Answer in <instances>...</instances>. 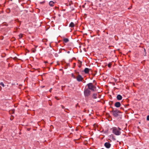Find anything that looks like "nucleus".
<instances>
[{
	"label": "nucleus",
	"instance_id": "obj_1",
	"mask_svg": "<svg viewBox=\"0 0 149 149\" xmlns=\"http://www.w3.org/2000/svg\"><path fill=\"white\" fill-rule=\"evenodd\" d=\"M113 129V133L116 135H119L121 134V132L120 131L121 130V129L120 128L113 127L112 128Z\"/></svg>",
	"mask_w": 149,
	"mask_h": 149
},
{
	"label": "nucleus",
	"instance_id": "obj_2",
	"mask_svg": "<svg viewBox=\"0 0 149 149\" xmlns=\"http://www.w3.org/2000/svg\"><path fill=\"white\" fill-rule=\"evenodd\" d=\"M88 89L94 91L96 88V87L94 86L92 83H89L87 84Z\"/></svg>",
	"mask_w": 149,
	"mask_h": 149
},
{
	"label": "nucleus",
	"instance_id": "obj_3",
	"mask_svg": "<svg viewBox=\"0 0 149 149\" xmlns=\"http://www.w3.org/2000/svg\"><path fill=\"white\" fill-rule=\"evenodd\" d=\"M84 93L85 96H88L90 95L91 91L88 89L86 88L85 90Z\"/></svg>",
	"mask_w": 149,
	"mask_h": 149
},
{
	"label": "nucleus",
	"instance_id": "obj_4",
	"mask_svg": "<svg viewBox=\"0 0 149 149\" xmlns=\"http://www.w3.org/2000/svg\"><path fill=\"white\" fill-rule=\"evenodd\" d=\"M113 115L116 117H117L118 115V114L120 113V111L118 110L113 111H112Z\"/></svg>",
	"mask_w": 149,
	"mask_h": 149
},
{
	"label": "nucleus",
	"instance_id": "obj_5",
	"mask_svg": "<svg viewBox=\"0 0 149 149\" xmlns=\"http://www.w3.org/2000/svg\"><path fill=\"white\" fill-rule=\"evenodd\" d=\"M83 78L80 75H78L77 77V79L78 81H81Z\"/></svg>",
	"mask_w": 149,
	"mask_h": 149
},
{
	"label": "nucleus",
	"instance_id": "obj_6",
	"mask_svg": "<svg viewBox=\"0 0 149 149\" xmlns=\"http://www.w3.org/2000/svg\"><path fill=\"white\" fill-rule=\"evenodd\" d=\"M104 146L107 148H109L110 147L111 144L109 142H106L104 144Z\"/></svg>",
	"mask_w": 149,
	"mask_h": 149
},
{
	"label": "nucleus",
	"instance_id": "obj_7",
	"mask_svg": "<svg viewBox=\"0 0 149 149\" xmlns=\"http://www.w3.org/2000/svg\"><path fill=\"white\" fill-rule=\"evenodd\" d=\"M120 102H117L115 103V106L116 107H120Z\"/></svg>",
	"mask_w": 149,
	"mask_h": 149
},
{
	"label": "nucleus",
	"instance_id": "obj_8",
	"mask_svg": "<svg viewBox=\"0 0 149 149\" xmlns=\"http://www.w3.org/2000/svg\"><path fill=\"white\" fill-rule=\"evenodd\" d=\"M117 99L119 100H120L122 99V96L120 95H118L117 97Z\"/></svg>",
	"mask_w": 149,
	"mask_h": 149
},
{
	"label": "nucleus",
	"instance_id": "obj_9",
	"mask_svg": "<svg viewBox=\"0 0 149 149\" xmlns=\"http://www.w3.org/2000/svg\"><path fill=\"white\" fill-rule=\"evenodd\" d=\"M84 72L86 73H88L89 72V69L87 68H86L84 70Z\"/></svg>",
	"mask_w": 149,
	"mask_h": 149
},
{
	"label": "nucleus",
	"instance_id": "obj_10",
	"mask_svg": "<svg viewBox=\"0 0 149 149\" xmlns=\"http://www.w3.org/2000/svg\"><path fill=\"white\" fill-rule=\"evenodd\" d=\"M54 2L52 1H50L49 2V5L50 6H54Z\"/></svg>",
	"mask_w": 149,
	"mask_h": 149
},
{
	"label": "nucleus",
	"instance_id": "obj_11",
	"mask_svg": "<svg viewBox=\"0 0 149 149\" xmlns=\"http://www.w3.org/2000/svg\"><path fill=\"white\" fill-rule=\"evenodd\" d=\"M97 94H94L93 95V97L94 99H96L97 98Z\"/></svg>",
	"mask_w": 149,
	"mask_h": 149
},
{
	"label": "nucleus",
	"instance_id": "obj_12",
	"mask_svg": "<svg viewBox=\"0 0 149 149\" xmlns=\"http://www.w3.org/2000/svg\"><path fill=\"white\" fill-rule=\"evenodd\" d=\"M64 42L65 43H67L69 41V40L67 38H64L63 39Z\"/></svg>",
	"mask_w": 149,
	"mask_h": 149
},
{
	"label": "nucleus",
	"instance_id": "obj_13",
	"mask_svg": "<svg viewBox=\"0 0 149 149\" xmlns=\"http://www.w3.org/2000/svg\"><path fill=\"white\" fill-rule=\"evenodd\" d=\"M69 26L71 27H73L74 26V24L73 22H71Z\"/></svg>",
	"mask_w": 149,
	"mask_h": 149
},
{
	"label": "nucleus",
	"instance_id": "obj_14",
	"mask_svg": "<svg viewBox=\"0 0 149 149\" xmlns=\"http://www.w3.org/2000/svg\"><path fill=\"white\" fill-rule=\"evenodd\" d=\"M19 38H21L23 36V35L22 34H20L19 35Z\"/></svg>",
	"mask_w": 149,
	"mask_h": 149
},
{
	"label": "nucleus",
	"instance_id": "obj_15",
	"mask_svg": "<svg viewBox=\"0 0 149 149\" xmlns=\"http://www.w3.org/2000/svg\"><path fill=\"white\" fill-rule=\"evenodd\" d=\"M0 85H1L3 87H4L5 86L4 84L2 82L0 83Z\"/></svg>",
	"mask_w": 149,
	"mask_h": 149
},
{
	"label": "nucleus",
	"instance_id": "obj_16",
	"mask_svg": "<svg viewBox=\"0 0 149 149\" xmlns=\"http://www.w3.org/2000/svg\"><path fill=\"white\" fill-rule=\"evenodd\" d=\"M111 63H109L108 64V67L109 68L111 67Z\"/></svg>",
	"mask_w": 149,
	"mask_h": 149
},
{
	"label": "nucleus",
	"instance_id": "obj_17",
	"mask_svg": "<svg viewBox=\"0 0 149 149\" xmlns=\"http://www.w3.org/2000/svg\"><path fill=\"white\" fill-rule=\"evenodd\" d=\"M10 113H11V112H12V113H14V110H11V111H9Z\"/></svg>",
	"mask_w": 149,
	"mask_h": 149
},
{
	"label": "nucleus",
	"instance_id": "obj_18",
	"mask_svg": "<svg viewBox=\"0 0 149 149\" xmlns=\"http://www.w3.org/2000/svg\"><path fill=\"white\" fill-rule=\"evenodd\" d=\"M147 120H149V116H148L147 117Z\"/></svg>",
	"mask_w": 149,
	"mask_h": 149
},
{
	"label": "nucleus",
	"instance_id": "obj_19",
	"mask_svg": "<svg viewBox=\"0 0 149 149\" xmlns=\"http://www.w3.org/2000/svg\"><path fill=\"white\" fill-rule=\"evenodd\" d=\"M44 2H45V1H42V2H40V3L41 4H43V3H44Z\"/></svg>",
	"mask_w": 149,
	"mask_h": 149
},
{
	"label": "nucleus",
	"instance_id": "obj_20",
	"mask_svg": "<svg viewBox=\"0 0 149 149\" xmlns=\"http://www.w3.org/2000/svg\"><path fill=\"white\" fill-rule=\"evenodd\" d=\"M72 76L74 78H75L74 76H73V74H72Z\"/></svg>",
	"mask_w": 149,
	"mask_h": 149
},
{
	"label": "nucleus",
	"instance_id": "obj_21",
	"mask_svg": "<svg viewBox=\"0 0 149 149\" xmlns=\"http://www.w3.org/2000/svg\"><path fill=\"white\" fill-rule=\"evenodd\" d=\"M78 105V104H77V105H76V107H77V105Z\"/></svg>",
	"mask_w": 149,
	"mask_h": 149
}]
</instances>
